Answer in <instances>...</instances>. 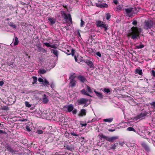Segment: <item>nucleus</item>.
<instances>
[{"instance_id": "28", "label": "nucleus", "mask_w": 155, "mask_h": 155, "mask_svg": "<svg viewBox=\"0 0 155 155\" xmlns=\"http://www.w3.org/2000/svg\"><path fill=\"white\" fill-rule=\"evenodd\" d=\"M113 120V118H110L108 119H103V121L104 122L110 123Z\"/></svg>"}, {"instance_id": "15", "label": "nucleus", "mask_w": 155, "mask_h": 155, "mask_svg": "<svg viewBox=\"0 0 155 155\" xmlns=\"http://www.w3.org/2000/svg\"><path fill=\"white\" fill-rule=\"evenodd\" d=\"M135 73L136 74H138L140 75H143V72L142 70L140 68V67L136 68L135 71Z\"/></svg>"}, {"instance_id": "43", "label": "nucleus", "mask_w": 155, "mask_h": 155, "mask_svg": "<svg viewBox=\"0 0 155 155\" xmlns=\"http://www.w3.org/2000/svg\"><path fill=\"white\" fill-rule=\"evenodd\" d=\"M150 73L152 76L155 78V71L153 70H152L150 72Z\"/></svg>"}, {"instance_id": "53", "label": "nucleus", "mask_w": 155, "mask_h": 155, "mask_svg": "<svg viewBox=\"0 0 155 155\" xmlns=\"http://www.w3.org/2000/svg\"><path fill=\"white\" fill-rule=\"evenodd\" d=\"M38 80L39 82H42V83H43V82H44V81L43 79L41 78H38Z\"/></svg>"}, {"instance_id": "21", "label": "nucleus", "mask_w": 155, "mask_h": 155, "mask_svg": "<svg viewBox=\"0 0 155 155\" xmlns=\"http://www.w3.org/2000/svg\"><path fill=\"white\" fill-rule=\"evenodd\" d=\"M81 93L83 94L92 97V96H91L89 94L87 93V92L86 91L85 89H83L81 91Z\"/></svg>"}, {"instance_id": "48", "label": "nucleus", "mask_w": 155, "mask_h": 155, "mask_svg": "<svg viewBox=\"0 0 155 155\" xmlns=\"http://www.w3.org/2000/svg\"><path fill=\"white\" fill-rule=\"evenodd\" d=\"M72 111L73 114H75L77 113V110L76 109H74Z\"/></svg>"}, {"instance_id": "61", "label": "nucleus", "mask_w": 155, "mask_h": 155, "mask_svg": "<svg viewBox=\"0 0 155 155\" xmlns=\"http://www.w3.org/2000/svg\"><path fill=\"white\" fill-rule=\"evenodd\" d=\"M108 130L110 132H113L115 130V129H109Z\"/></svg>"}, {"instance_id": "17", "label": "nucleus", "mask_w": 155, "mask_h": 155, "mask_svg": "<svg viewBox=\"0 0 155 155\" xmlns=\"http://www.w3.org/2000/svg\"><path fill=\"white\" fill-rule=\"evenodd\" d=\"M100 26L99 28H104L105 31H106L108 29V25L106 24L104 22H103V23H102Z\"/></svg>"}, {"instance_id": "40", "label": "nucleus", "mask_w": 155, "mask_h": 155, "mask_svg": "<svg viewBox=\"0 0 155 155\" xmlns=\"http://www.w3.org/2000/svg\"><path fill=\"white\" fill-rule=\"evenodd\" d=\"M25 106L28 107H30L31 106V105L28 101H25Z\"/></svg>"}, {"instance_id": "14", "label": "nucleus", "mask_w": 155, "mask_h": 155, "mask_svg": "<svg viewBox=\"0 0 155 155\" xmlns=\"http://www.w3.org/2000/svg\"><path fill=\"white\" fill-rule=\"evenodd\" d=\"M94 92L99 99L102 100L104 96L102 95L101 93L96 91L95 90H94Z\"/></svg>"}, {"instance_id": "8", "label": "nucleus", "mask_w": 155, "mask_h": 155, "mask_svg": "<svg viewBox=\"0 0 155 155\" xmlns=\"http://www.w3.org/2000/svg\"><path fill=\"white\" fill-rule=\"evenodd\" d=\"M83 62L86 63L87 65L90 68H94V65L93 62L89 60V59H84Z\"/></svg>"}, {"instance_id": "60", "label": "nucleus", "mask_w": 155, "mask_h": 155, "mask_svg": "<svg viewBox=\"0 0 155 155\" xmlns=\"http://www.w3.org/2000/svg\"><path fill=\"white\" fill-rule=\"evenodd\" d=\"M26 128L28 131H31L30 127L28 126H27L26 127Z\"/></svg>"}, {"instance_id": "3", "label": "nucleus", "mask_w": 155, "mask_h": 155, "mask_svg": "<svg viewBox=\"0 0 155 155\" xmlns=\"http://www.w3.org/2000/svg\"><path fill=\"white\" fill-rule=\"evenodd\" d=\"M133 8H125L123 10L124 11V14L126 16L131 17L134 16V11H133Z\"/></svg>"}, {"instance_id": "10", "label": "nucleus", "mask_w": 155, "mask_h": 155, "mask_svg": "<svg viewBox=\"0 0 155 155\" xmlns=\"http://www.w3.org/2000/svg\"><path fill=\"white\" fill-rule=\"evenodd\" d=\"M78 79L81 83H84L87 82L86 78L84 76L79 75L77 77Z\"/></svg>"}, {"instance_id": "39", "label": "nucleus", "mask_w": 155, "mask_h": 155, "mask_svg": "<svg viewBox=\"0 0 155 155\" xmlns=\"http://www.w3.org/2000/svg\"><path fill=\"white\" fill-rule=\"evenodd\" d=\"M127 130L129 131H133L136 132L135 130L132 127H128L127 128Z\"/></svg>"}, {"instance_id": "22", "label": "nucleus", "mask_w": 155, "mask_h": 155, "mask_svg": "<svg viewBox=\"0 0 155 155\" xmlns=\"http://www.w3.org/2000/svg\"><path fill=\"white\" fill-rule=\"evenodd\" d=\"M103 21L100 20H96V25L97 27H99L100 25H101L102 23H103Z\"/></svg>"}, {"instance_id": "37", "label": "nucleus", "mask_w": 155, "mask_h": 155, "mask_svg": "<svg viewBox=\"0 0 155 155\" xmlns=\"http://www.w3.org/2000/svg\"><path fill=\"white\" fill-rule=\"evenodd\" d=\"M9 109L8 107L7 106L2 107V110H7Z\"/></svg>"}, {"instance_id": "46", "label": "nucleus", "mask_w": 155, "mask_h": 155, "mask_svg": "<svg viewBox=\"0 0 155 155\" xmlns=\"http://www.w3.org/2000/svg\"><path fill=\"white\" fill-rule=\"evenodd\" d=\"M137 20H133L132 24L134 26H136L137 25Z\"/></svg>"}, {"instance_id": "7", "label": "nucleus", "mask_w": 155, "mask_h": 155, "mask_svg": "<svg viewBox=\"0 0 155 155\" xmlns=\"http://www.w3.org/2000/svg\"><path fill=\"white\" fill-rule=\"evenodd\" d=\"M88 101V100L87 99L81 98L77 101L76 103L78 105H81L86 104Z\"/></svg>"}, {"instance_id": "2", "label": "nucleus", "mask_w": 155, "mask_h": 155, "mask_svg": "<svg viewBox=\"0 0 155 155\" xmlns=\"http://www.w3.org/2000/svg\"><path fill=\"white\" fill-rule=\"evenodd\" d=\"M118 138V137L117 136H113L110 137H109L108 136H105L103 134H101L100 135V139L101 140L102 139H104L110 142H113L114 140Z\"/></svg>"}, {"instance_id": "29", "label": "nucleus", "mask_w": 155, "mask_h": 155, "mask_svg": "<svg viewBox=\"0 0 155 155\" xmlns=\"http://www.w3.org/2000/svg\"><path fill=\"white\" fill-rule=\"evenodd\" d=\"M38 72L40 74H45L46 72V71L43 69H40L38 71Z\"/></svg>"}, {"instance_id": "12", "label": "nucleus", "mask_w": 155, "mask_h": 155, "mask_svg": "<svg viewBox=\"0 0 155 155\" xmlns=\"http://www.w3.org/2000/svg\"><path fill=\"white\" fill-rule=\"evenodd\" d=\"M142 146L144 148L145 150L147 152L150 151V149L149 146L145 142H143L141 144Z\"/></svg>"}, {"instance_id": "18", "label": "nucleus", "mask_w": 155, "mask_h": 155, "mask_svg": "<svg viewBox=\"0 0 155 155\" xmlns=\"http://www.w3.org/2000/svg\"><path fill=\"white\" fill-rule=\"evenodd\" d=\"M61 14L62 17L64 18V19H68V14H66L65 12L64 11H61Z\"/></svg>"}, {"instance_id": "1", "label": "nucleus", "mask_w": 155, "mask_h": 155, "mask_svg": "<svg viewBox=\"0 0 155 155\" xmlns=\"http://www.w3.org/2000/svg\"><path fill=\"white\" fill-rule=\"evenodd\" d=\"M142 31L143 29L141 28L133 26L129 31L127 36L134 40L137 39L139 38L140 34Z\"/></svg>"}, {"instance_id": "62", "label": "nucleus", "mask_w": 155, "mask_h": 155, "mask_svg": "<svg viewBox=\"0 0 155 155\" xmlns=\"http://www.w3.org/2000/svg\"><path fill=\"white\" fill-rule=\"evenodd\" d=\"M149 34L151 35H153V31L152 30H150V31L149 33Z\"/></svg>"}, {"instance_id": "13", "label": "nucleus", "mask_w": 155, "mask_h": 155, "mask_svg": "<svg viewBox=\"0 0 155 155\" xmlns=\"http://www.w3.org/2000/svg\"><path fill=\"white\" fill-rule=\"evenodd\" d=\"M64 147H65V148L67 150L71 151H73L74 150V145L72 144H71L70 145H67L66 146H64Z\"/></svg>"}, {"instance_id": "42", "label": "nucleus", "mask_w": 155, "mask_h": 155, "mask_svg": "<svg viewBox=\"0 0 155 155\" xmlns=\"http://www.w3.org/2000/svg\"><path fill=\"white\" fill-rule=\"evenodd\" d=\"M38 48H40V51H42L43 53H46L47 52V51L46 50H45V49L43 48H41L40 47H38Z\"/></svg>"}, {"instance_id": "6", "label": "nucleus", "mask_w": 155, "mask_h": 155, "mask_svg": "<svg viewBox=\"0 0 155 155\" xmlns=\"http://www.w3.org/2000/svg\"><path fill=\"white\" fill-rule=\"evenodd\" d=\"M5 150L8 151L9 152L11 153L12 155H15L18 153V151L13 149L11 146L9 145H7L5 147Z\"/></svg>"}, {"instance_id": "54", "label": "nucleus", "mask_w": 155, "mask_h": 155, "mask_svg": "<svg viewBox=\"0 0 155 155\" xmlns=\"http://www.w3.org/2000/svg\"><path fill=\"white\" fill-rule=\"evenodd\" d=\"M96 54L100 57H101V54L99 52H97L96 53Z\"/></svg>"}, {"instance_id": "27", "label": "nucleus", "mask_w": 155, "mask_h": 155, "mask_svg": "<svg viewBox=\"0 0 155 155\" xmlns=\"http://www.w3.org/2000/svg\"><path fill=\"white\" fill-rule=\"evenodd\" d=\"M103 91L106 94H107L110 92V89L109 88H104L103 89Z\"/></svg>"}, {"instance_id": "58", "label": "nucleus", "mask_w": 155, "mask_h": 155, "mask_svg": "<svg viewBox=\"0 0 155 155\" xmlns=\"http://www.w3.org/2000/svg\"><path fill=\"white\" fill-rule=\"evenodd\" d=\"M4 84V81H0V86H2Z\"/></svg>"}, {"instance_id": "26", "label": "nucleus", "mask_w": 155, "mask_h": 155, "mask_svg": "<svg viewBox=\"0 0 155 155\" xmlns=\"http://www.w3.org/2000/svg\"><path fill=\"white\" fill-rule=\"evenodd\" d=\"M19 42L18 38L17 37H15V41L14 42V45L16 46L18 44Z\"/></svg>"}, {"instance_id": "24", "label": "nucleus", "mask_w": 155, "mask_h": 155, "mask_svg": "<svg viewBox=\"0 0 155 155\" xmlns=\"http://www.w3.org/2000/svg\"><path fill=\"white\" fill-rule=\"evenodd\" d=\"M42 84L44 86L48 87V86L49 85V83L46 78H45L44 79V82Z\"/></svg>"}, {"instance_id": "56", "label": "nucleus", "mask_w": 155, "mask_h": 155, "mask_svg": "<svg viewBox=\"0 0 155 155\" xmlns=\"http://www.w3.org/2000/svg\"><path fill=\"white\" fill-rule=\"evenodd\" d=\"M50 47L53 48H56L57 47L54 45H51Z\"/></svg>"}, {"instance_id": "19", "label": "nucleus", "mask_w": 155, "mask_h": 155, "mask_svg": "<svg viewBox=\"0 0 155 155\" xmlns=\"http://www.w3.org/2000/svg\"><path fill=\"white\" fill-rule=\"evenodd\" d=\"M86 114V110L84 109H81L80 110V112L79 114V116L82 117L84 116H85Z\"/></svg>"}, {"instance_id": "38", "label": "nucleus", "mask_w": 155, "mask_h": 155, "mask_svg": "<svg viewBox=\"0 0 155 155\" xmlns=\"http://www.w3.org/2000/svg\"><path fill=\"white\" fill-rule=\"evenodd\" d=\"M33 79V82H32V84H34L36 83L37 81V78L35 76H33L32 77Z\"/></svg>"}, {"instance_id": "55", "label": "nucleus", "mask_w": 155, "mask_h": 155, "mask_svg": "<svg viewBox=\"0 0 155 155\" xmlns=\"http://www.w3.org/2000/svg\"><path fill=\"white\" fill-rule=\"evenodd\" d=\"M117 11H121L122 9V8L120 6V5H119V6H118L117 7Z\"/></svg>"}, {"instance_id": "4", "label": "nucleus", "mask_w": 155, "mask_h": 155, "mask_svg": "<svg viewBox=\"0 0 155 155\" xmlns=\"http://www.w3.org/2000/svg\"><path fill=\"white\" fill-rule=\"evenodd\" d=\"M153 22L150 20H145L144 22V28L145 29H151L153 25Z\"/></svg>"}, {"instance_id": "50", "label": "nucleus", "mask_w": 155, "mask_h": 155, "mask_svg": "<svg viewBox=\"0 0 155 155\" xmlns=\"http://www.w3.org/2000/svg\"><path fill=\"white\" fill-rule=\"evenodd\" d=\"M150 104L151 106H153V108L155 109V102H153L150 103Z\"/></svg>"}, {"instance_id": "20", "label": "nucleus", "mask_w": 155, "mask_h": 155, "mask_svg": "<svg viewBox=\"0 0 155 155\" xmlns=\"http://www.w3.org/2000/svg\"><path fill=\"white\" fill-rule=\"evenodd\" d=\"M48 20L52 25L56 22V19L54 18H49Z\"/></svg>"}, {"instance_id": "5", "label": "nucleus", "mask_w": 155, "mask_h": 155, "mask_svg": "<svg viewBox=\"0 0 155 155\" xmlns=\"http://www.w3.org/2000/svg\"><path fill=\"white\" fill-rule=\"evenodd\" d=\"M74 109V106L72 104H70L64 106L62 108V110L66 112H70Z\"/></svg>"}, {"instance_id": "59", "label": "nucleus", "mask_w": 155, "mask_h": 155, "mask_svg": "<svg viewBox=\"0 0 155 155\" xmlns=\"http://www.w3.org/2000/svg\"><path fill=\"white\" fill-rule=\"evenodd\" d=\"M113 2L116 5H117L118 3V1L117 0H113Z\"/></svg>"}, {"instance_id": "51", "label": "nucleus", "mask_w": 155, "mask_h": 155, "mask_svg": "<svg viewBox=\"0 0 155 155\" xmlns=\"http://www.w3.org/2000/svg\"><path fill=\"white\" fill-rule=\"evenodd\" d=\"M37 132L38 134H41L43 133V131L40 130H38Z\"/></svg>"}, {"instance_id": "49", "label": "nucleus", "mask_w": 155, "mask_h": 155, "mask_svg": "<svg viewBox=\"0 0 155 155\" xmlns=\"http://www.w3.org/2000/svg\"><path fill=\"white\" fill-rule=\"evenodd\" d=\"M70 136L69 133L66 131L65 134V136L67 138H69Z\"/></svg>"}, {"instance_id": "63", "label": "nucleus", "mask_w": 155, "mask_h": 155, "mask_svg": "<svg viewBox=\"0 0 155 155\" xmlns=\"http://www.w3.org/2000/svg\"><path fill=\"white\" fill-rule=\"evenodd\" d=\"M78 37V38L81 37L79 31L77 32Z\"/></svg>"}, {"instance_id": "41", "label": "nucleus", "mask_w": 155, "mask_h": 155, "mask_svg": "<svg viewBox=\"0 0 155 155\" xmlns=\"http://www.w3.org/2000/svg\"><path fill=\"white\" fill-rule=\"evenodd\" d=\"M70 134L71 135L74 136H76V137H79V134L75 133L74 131L71 132L70 133Z\"/></svg>"}, {"instance_id": "34", "label": "nucleus", "mask_w": 155, "mask_h": 155, "mask_svg": "<svg viewBox=\"0 0 155 155\" xmlns=\"http://www.w3.org/2000/svg\"><path fill=\"white\" fill-rule=\"evenodd\" d=\"M75 53V51L73 49H71V52L70 53H66V54L68 55H69L71 54L72 56H73Z\"/></svg>"}, {"instance_id": "57", "label": "nucleus", "mask_w": 155, "mask_h": 155, "mask_svg": "<svg viewBox=\"0 0 155 155\" xmlns=\"http://www.w3.org/2000/svg\"><path fill=\"white\" fill-rule=\"evenodd\" d=\"M94 1V2H95L96 4H97L98 2H101V0H93Z\"/></svg>"}, {"instance_id": "9", "label": "nucleus", "mask_w": 155, "mask_h": 155, "mask_svg": "<svg viewBox=\"0 0 155 155\" xmlns=\"http://www.w3.org/2000/svg\"><path fill=\"white\" fill-rule=\"evenodd\" d=\"M146 115V114L141 113L140 114L135 117H134V119L135 120H137L140 119H142L145 117Z\"/></svg>"}, {"instance_id": "64", "label": "nucleus", "mask_w": 155, "mask_h": 155, "mask_svg": "<svg viewBox=\"0 0 155 155\" xmlns=\"http://www.w3.org/2000/svg\"><path fill=\"white\" fill-rule=\"evenodd\" d=\"M94 121V119H92L91 120H89L87 121V123H91Z\"/></svg>"}, {"instance_id": "45", "label": "nucleus", "mask_w": 155, "mask_h": 155, "mask_svg": "<svg viewBox=\"0 0 155 155\" xmlns=\"http://www.w3.org/2000/svg\"><path fill=\"white\" fill-rule=\"evenodd\" d=\"M106 19L107 20H109L111 16L110 14L107 13L106 14Z\"/></svg>"}, {"instance_id": "11", "label": "nucleus", "mask_w": 155, "mask_h": 155, "mask_svg": "<svg viewBox=\"0 0 155 155\" xmlns=\"http://www.w3.org/2000/svg\"><path fill=\"white\" fill-rule=\"evenodd\" d=\"M48 97V96L45 94H44L43 95L42 102L43 104H46L49 102Z\"/></svg>"}, {"instance_id": "16", "label": "nucleus", "mask_w": 155, "mask_h": 155, "mask_svg": "<svg viewBox=\"0 0 155 155\" xmlns=\"http://www.w3.org/2000/svg\"><path fill=\"white\" fill-rule=\"evenodd\" d=\"M14 61V60H11L10 61H7L6 63L8 66H10L12 68H14L13 65Z\"/></svg>"}, {"instance_id": "36", "label": "nucleus", "mask_w": 155, "mask_h": 155, "mask_svg": "<svg viewBox=\"0 0 155 155\" xmlns=\"http://www.w3.org/2000/svg\"><path fill=\"white\" fill-rule=\"evenodd\" d=\"M136 47L137 49L142 48L144 47V46L142 44H140L139 45H136Z\"/></svg>"}, {"instance_id": "30", "label": "nucleus", "mask_w": 155, "mask_h": 155, "mask_svg": "<svg viewBox=\"0 0 155 155\" xmlns=\"http://www.w3.org/2000/svg\"><path fill=\"white\" fill-rule=\"evenodd\" d=\"M70 84H71V85L72 87H74L76 85V81L74 80L73 81L70 80Z\"/></svg>"}, {"instance_id": "25", "label": "nucleus", "mask_w": 155, "mask_h": 155, "mask_svg": "<svg viewBox=\"0 0 155 155\" xmlns=\"http://www.w3.org/2000/svg\"><path fill=\"white\" fill-rule=\"evenodd\" d=\"M8 25L11 27L14 28H16V25L14 24L12 22H8Z\"/></svg>"}, {"instance_id": "47", "label": "nucleus", "mask_w": 155, "mask_h": 155, "mask_svg": "<svg viewBox=\"0 0 155 155\" xmlns=\"http://www.w3.org/2000/svg\"><path fill=\"white\" fill-rule=\"evenodd\" d=\"M101 7H104V8H107L108 7V5L107 4H103L102 5L101 4Z\"/></svg>"}, {"instance_id": "35", "label": "nucleus", "mask_w": 155, "mask_h": 155, "mask_svg": "<svg viewBox=\"0 0 155 155\" xmlns=\"http://www.w3.org/2000/svg\"><path fill=\"white\" fill-rule=\"evenodd\" d=\"M68 19H67V20H68L71 24H72V21L70 14H68Z\"/></svg>"}, {"instance_id": "31", "label": "nucleus", "mask_w": 155, "mask_h": 155, "mask_svg": "<svg viewBox=\"0 0 155 155\" xmlns=\"http://www.w3.org/2000/svg\"><path fill=\"white\" fill-rule=\"evenodd\" d=\"M118 144V143H114L111 145V147H110V148L111 149L115 150L116 149V147Z\"/></svg>"}, {"instance_id": "44", "label": "nucleus", "mask_w": 155, "mask_h": 155, "mask_svg": "<svg viewBox=\"0 0 155 155\" xmlns=\"http://www.w3.org/2000/svg\"><path fill=\"white\" fill-rule=\"evenodd\" d=\"M84 25V22L82 19L81 20L80 27H82Z\"/></svg>"}, {"instance_id": "32", "label": "nucleus", "mask_w": 155, "mask_h": 155, "mask_svg": "<svg viewBox=\"0 0 155 155\" xmlns=\"http://www.w3.org/2000/svg\"><path fill=\"white\" fill-rule=\"evenodd\" d=\"M85 87L87 88V90L88 92L90 93H91L92 92V90L91 89V88L88 86L87 85H86Z\"/></svg>"}, {"instance_id": "33", "label": "nucleus", "mask_w": 155, "mask_h": 155, "mask_svg": "<svg viewBox=\"0 0 155 155\" xmlns=\"http://www.w3.org/2000/svg\"><path fill=\"white\" fill-rule=\"evenodd\" d=\"M75 77L76 76H75V73H73L69 77V79L70 80L73 81L74 80Z\"/></svg>"}, {"instance_id": "52", "label": "nucleus", "mask_w": 155, "mask_h": 155, "mask_svg": "<svg viewBox=\"0 0 155 155\" xmlns=\"http://www.w3.org/2000/svg\"><path fill=\"white\" fill-rule=\"evenodd\" d=\"M44 44L46 46L48 47H51V45L48 43H44Z\"/></svg>"}, {"instance_id": "23", "label": "nucleus", "mask_w": 155, "mask_h": 155, "mask_svg": "<svg viewBox=\"0 0 155 155\" xmlns=\"http://www.w3.org/2000/svg\"><path fill=\"white\" fill-rule=\"evenodd\" d=\"M51 52L53 53L56 57L58 56V51L57 50L51 49Z\"/></svg>"}]
</instances>
